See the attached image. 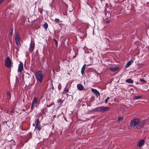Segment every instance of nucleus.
Here are the masks:
<instances>
[{"label":"nucleus","mask_w":149,"mask_h":149,"mask_svg":"<svg viewBox=\"0 0 149 149\" xmlns=\"http://www.w3.org/2000/svg\"><path fill=\"white\" fill-rule=\"evenodd\" d=\"M89 58L91 60H93V58H92V57H89Z\"/></svg>","instance_id":"32"},{"label":"nucleus","mask_w":149,"mask_h":149,"mask_svg":"<svg viewBox=\"0 0 149 149\" xmlns=\"http://www.w3.org/2000/svg\"><path fill=\"white\" fill-rule=\"evenodd\" d=\"M55 21L56 22H61L60 21V19H58V18H56L55 19Z\"/></svg>","instance_id":"24"},{"label":"nucleus","mask_w":149,"mask_h":149,"mask_svg":"<svg viewBox=\"0 0 149 149\" xmlns=\"http://www.w3.org/2000/svg\"><path fill=\"white\" fill-rule=\"evenodd\" d=\"M64 91L65 92L67 93L69 91L68 88H65L64 89Z\"/></svg>","instance_id":"22"},{"label":"nucleus","mask_w":149,"mask_h":149,"mask_svg":"<svg viewBox=\"0 0 149 149\" xmlns=\"http://www.w3.org/2000/svg\"><path fill=\"white\" fill-rule=\"evenodd\" d=\"M35 123L36 124V126H37L40 125V121L39 120L38 118L36 119V120L35 121Z\"/></svg>","instance_id":"16"},{"label":"nucleus","mask_w":149,"mask_h":149,"mask_svg":"<svg viewBox=\"0 0 149 149\" xmlns=\"http://www.w3.org/2000/svg\"><path fill=\"white\" fill-rule=\"evenodd\" d=\"M119 68L118 67L116 66L115 67H112L110 69L112 71H114L118 70Z\"/></svg>","instance_id":"15"},{"label":"nucleus","mask_w":149,"mask_h":149,"mask_svg":"<svg viewBox=\"0 0 149 149\" xmlns=\"http://www.w3.org/2000/svg\"><path fill=\"white\" fill-rule=\"evenodd\" d=\"M13 32V29H11V31L10 32V34H12Z\"/></svg>","instance_id":"29"},{"label":"nucleus","mask_w":149,"mask_h":149,"mask_svg":"<svg viewBox=\"0 0 149 149\" xmlns=\"http://www.w3.org/2000/svg\"><path fill=\"white\" fill-rule=\"evenodd\" d=\"M58 89H60V88H59V87H58Z\"/></svg>","instance_id":"37"},{"label":"nucleus","mask_w":149,"mask_h":149,"mask_svg":"<svg viewBox=\"0 0 149 149\" xmlns=\"http://www.w3.org/2000/svg\"><path fill=\"white\" fill-rule=\"evenodd\" d=\"M140 81L145 82H146V81L143 79H141Z\"/></svg>","instance_id":"30"},{"label":"nucleus","mask_w":149,"mask_h":149,"mask_svg":"<svg viewBox=\"0 0 149 149\" xmlns=\"http://www.w3.org/2000/svg\"><path fill=\"white\" fill-rule=\"evenodd\" d=\"M15 40L18 41L20 40L19 36V35H17L15 37Z\"/></svg>","instance_id":"19"},{"label":"nucleus","mask_w":149,"mask_h":149,"mask_svg":"<svg viewBox=\"0 0 149 149\" xmlns=\"http://www.w3.org/2000/svg\"><path fill=\"white\" fill-rule=\"evenodd\" d=\"M86 66V65L84 64V65L82 67V68H81V73L82 75H83V74L84 73Z\"/></svg>","instance_id":"13"},{"label":"nucleus","mask_w":149,"mask_h":149,"mask_svg":"<svg viewBox=\"0 0 149 149\" xmlns=\"http://www.w3.org/2000/svg\"><path fill=\"white\" fill-rule=\"evenodd\" d=\"M54 40L55 42V45L56 46H57L58 45V43L57 40L56 39L54 38Z\"/></svg>","instance_id":"26"},{"label":"nucleus","mask_w":149,"mask_h":149,"mask_svg":"<svg viewBox=\"0 0 149 149\" xmlns=\"http://www.w3.org/2000/svg\"><path fill=\"white\" fill-rule=\"evenodd\" d=\"M144 140L141 139L139 140L137 146L138 147H141L144 143Z\"/></svg>","instance_id":"9"},{"label":"nucleus","mask_w":149,"mask_h":149,"mask_svg":"<svg viewBox=\"0 0 149 149\" xmlns=\"http://www.w3.org/2000/svg\"><path fill=\"white\" fill-rule=\"evenodd\" d=\"M110 22V21L109 20V21H107L106 22V23H109Z\"/></svg>","instance_id":"34"},{"label":"nucleus","mask_w":149,"mask_h":149,"mask_svg":"<svg viewBox=\"0 0 149 149\" xmlns=\"http://www.w3.org/2000/svg\"><path fill=\"white\" fill-rule=\"evenodd\" d=\"M53 104H54V102H52V103L49 104H47V107H51Z\"/></svg>","instance_id":"21"},{"label":"nucleus","mask_w":149,"mask_h":149,"mask_svg":"<svg viewBox=\"0 0 149 149\" xmlns=\"http://www.w3.org/2000/svg\"><path fill=\"white\" fill-rule=\"evenodd\" d=\"M34 47H35L34 43H32L31 42L30 44V47H29V51L30 53H31L33 51L34 49Z\"/></svg>","instance_id":"8"},{"label":"nucleus","mask_w":149,"mask_h":149,"mask_svg":"<svg viewBox=\"0 0 149 149\" xmlns=\"http://www.w3.org/2000/svg\"><path fill=\"white\" fill-rule=\"evenodd\" d=\"M35 74L36 78L37 81L39 83H41L43 80V74L42 72L40 71H36Z\"/></svg>","instance_id":"2"},{"label":"nucleus","mask_w":149,"mask_h":149,"mask_svg":"<svg viewBox=\"0 0 149 149\" xmlns=\"http://www.w3.org/2000/svg\"><path fill=\"white\" fill-rule=\"evenodd\" d=\"M43 27L46 29L48 27V25L47 23H45L43 25Z\"/></svg>","instance_id":"20"},{"label":"nucleus","mask_w":149,"mask_h":149,"mask_svg":"<svg viewBox=\"0 0 149 149\" xmlns=\"http://www.w3.org/2000/svg\"><path fill=\"white\" fill-rule=\"evenodd\" d=\"M19 65L17 71L18 72H21L23 69V63L21 61L19 62Z\"/></svg>","instance_id":"6"},{"label":"nucleus","mask_w":149,"mask_h":149,"mask_svg":"<svg viewBox=\"0 0 149 149\" xmlns=\"http://www.w3.org/2000/svg\"><path fill=\"white\" fill-rule=\"evenodd\" d=\"M35 129H37V130L39 131L41 130L42 128L41 127V126L39 125L37 126H35Z\"/></svg>","instance_id":"18"},{"label":"nucleus","mask_w":149,"mask_h":149,"mask_svg":"<svg viewBox=\"0 0 149 149\" xmlns=\"http://www.w3.org/2000/svg\"><path fill=\"white\" fill-rule=\"evenodd\" d=\"M6 97L7 99L8 100H9L10 99L11 96L9 91H7L6 92Z\"/></svg>","instance_id":"11"},{"label":"nucleus","mask_w":149,"mask_h":149,"mask_svg":"<svg viewBox=\"0 0 149 149\" xmlns=\"http://www.w3.org/2000/svg\"><path fill=\"white\" fill-rule=\"evenodd\" d=\"M109 99V97H108L105 100V102L106 104L108 102V100Z\"/></svg>","instance_id":"25"},{"label":"nucleus","mask_w":149,"mask_h":149,"mask_svg":"<svg viewBox=\"0 0 149 149\" xmlns=\"http://www.w3.org/2000/svg\"><path fill=\"white\" fill-rule=\"evenodd\" d=\"M4 0H0V5L3 1Z\"/></svg>","instance_id":"31"},{"label":"nucleus","mask_w":149,"mask_h":149,"mask_svg":"<svg viewBox=\"0 0 149 149\" xmlns=\"http://www.w3.org/2000/svg\"><path fill=\"white\" fill-rule=\"evenodd\" d=\"M142 97V96L141 95H140L139 96H135L133 97V99L134 100H138L141 98Z\"/></svg>","instance_id":"17"},{"label":"nucleus","mask_w":149,"mask_h":149,"mask_svg":"<svg viewBox=\"0 0 149 149\" xmlns=\"http://www.w3.org/2000/svg\"><path fill=\"white\" fill-rule=\"evenodd\" d=\"M16 80H17L18 79V77H16Z\"/></svg>","instance_id":"35"},{"label":"nucleus","mask_w":149,"mask_h":149,"mask_svg":"<svg viewBox=\"0 0 149 149\" xmlns=\"http://www.w3.org/2000/svg\"><path fill=\"white\" fill-rule=\"evenodd\" d=\"M14 112V111L13 110H12L10 111V114L12 115H13V113Z\"/></svg>","instance_id":"28"},{"label":"nucleus","mask_w":149,"mask_h":149,"mask_svg":"<svg viewBox=\"0 0 149 149\" xmlns=\"http://www.w3.org/2000/svg\"><path fill=\"white\" fill-rule=\"evenodd\" d=\"M54 117H55V115H54Z\"/></svg>","instance_id":"36"},{"label":"nucleus","mask_w":149,"mask_h":149,"mask_svg":"<svg viewBox=\"0 0 149 149\" xmlns=\"http://www.w3.org/2000/svg\"><path fill=\"white\" fill-rule=\"evenodd\" d=\"M145 123L144 120H140L139 119H135L131 121L130 125L132 127H134L136 125L137 129H140L144 125Z\"/></svg>","instance_id":"1"},{"label":"nucleus","mask_w":149,"mask_h":149,"mask_svg":"<svg viewBox=\"0 0 149 149\" xmlns=\"http://www.w3.org/2000/svg\"><path fill=\"white\" fill-rule=\"evenodd\" d=\"M125 82L129 84H132L133 82V80L130 78H129L125 81Z\"/></svg>","instance_id":"14"},{"label":"nucleus","mask_w":149,"mask_h":149,"mask_svg":"<svg viewBox=\"0 0 149 149\" xmlns=\"http://www.w3.org/2000/svg\"><path fill=\"white\" fill-rule=\"evenodd\" d=\"M77 88L80 91L83 90L84 88V86L82 84H77Z\"/></svg>","instance_id":"10"},{"label":"nucleus","mask_w":149,"mask_h":149,"mask_svg":"<svg viewBox=\"0 0 149 149\" xmlns=\"http://www.w3.org/2000/svg\"><path fill=\"white\" fill-rule=\"evenodd\" d=\"M37 98L34 96L32 102V105L31 107V109L32 110L35 107H37Z\"/></svg>","instance_id":"5"},{"label":"nucleus","mask_w":149,"mask_h":149,"mask_svg":"<svg viewBox=\"0 0 149 149\" xmlns=\"http://www.w3.org/2000/svg\"><path fill=\"white\" fill-rule=\"evenodd\" d=\"M133 62V61L132 59L130 60L129 61H128L126 64L125 65V68H127L129 67L131 64Z\"/></svg>","instance_id":"12"},{"label":"nucleus","mask_w":149,"mask_h":149,"mask_svg":"<svg viewBox=\"0 0 149 149\" xmlns=\"http://www.w3.org/2000/svg\"><path fill=\"white\" fill-rule=\"evenodd\" d=\"M91 91L92 92L94 93L95 95L97 97L98 96L100 95V94L99 92L97 91V90L92 88L91 89Z\"/></svg>","instance_id":"7"},{"label":"nucleus","mask_w":149,"mask_h":149,"mask_svg":"<svg viewBox=\"0 0 149 149\" xmlns=\"http://www.w3.org/2000/svg\"><path fill=\"white\" fill-rule=\"evenodd\" d=\"M109 108L108 107H98L93 110L94 112H103L109 110Z\"/></svg>","instance_id":"3"},{"label":"nucleus","mask_w":149,"mask_h":149,"mask_svg":"<svg viewBox=\"0 0 149 149\" xmlns=\"http://www.w3.org/2000/svg\"><path fill=\"white\" fill-rule=\"evenodd\" d=\"M13 141V142H14V141L13 140H10V141Z\"/></svg>","instance_id":"33"},{"label":"nucleus","mask_w":149,"mask_h":149,"mask_svg":"<svg viewBox=\"0 0 149 149\" xmlns=\"http://www.w3.org/2000/svg\"><path fill=\"white\" fill-rule=\"evenodd\" d=\"M5 65L8 68H10L12 66V62L9 57H8L6 59Z\"/></svg>","instance_id":"4"},{"label":"nucleus","mask_w":149,"mask_h":149,"mask_svg":"<svg viewBox=\"0 0 149 149\" xmlns=\"http://www.w3.org/2000/svg\"><path fill=\"white\" fill-rule=\"evenodd\" d=\"M16 43L17 45H18L20 44L19 40H18V41H16Z\"/></svg>","instance_id":"27"},{"label":"nucleus","mask_w":149,"mask_h":149,"mask_svg":"<svg viewBox=\"0 0 149 149\" xmlns=\"http://www.w3.org/2000/svg\"><path fill=\"white\" fill-rule=\"evenodd\" d=\"M123 118L121 117H119L118 118V121H121L123 120Z\"/></svg>","instance_id":"23"}]
</instances>
